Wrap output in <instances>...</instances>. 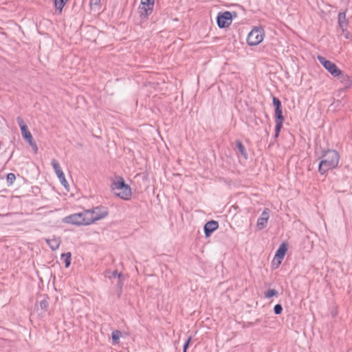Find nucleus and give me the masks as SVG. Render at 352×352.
<instances>
[{
    "mask_svg": "<svg viewBox=\"0 0 352 352\" xmlns=\"http://www.w3.org/2000/svg\"><path fill=\"white\" fill-rule=\"evenodd\" d=\"M111 190L114 195L123 200H129L132 195L131 187L125 183L124 178L120 176L113 179Z\"/></svg>",
    "mask_w": 352,
    "mask_h": 352,
    "instance_id": "nucleus-1",
    "label": "nucleus"
},
{
    "mask_svg": "<svg viewBox=\"0 0 352 352\" xmlns=\"http://www.w3.org/2000/svg\"><path fill=\"white\" fill-rule=\"evenodd\" d=\"M340 155L335 150H328L323 153L322 160L319 164L318 170L324 174L328 170L335 168L339 162Z\"/></svg>",
    "mask_w": 352,
    "mask_h": 352,
    "instance_id": "nucleus-2",
    "label": "nucleus"
},
{
    "mask_svg": "<svg viewBox=\"0 0 352 352\" xmlns=\"http://www.w3.org/2000/svg\"><path fill=\"white\" fill-rule=\"evenodd\" d=\"M89 214L87 210L80 212L74 213L63 219V222L67 224H72L77 226H89Z\"/></svg>",
    "mask_w": 352,
    "mask_h": 352,
    "instance_id": "nucleus-3",
    "label": "nucleus"
},
{
    "mask_svg": "<svg viewBox=\"0 0 352 352\" xmlns=\"http://www.w3.org/2000/svg\"><path fill=\"white\" fill-rule=\"evenodd\" d=\"M318 60L320 63L333 76L340 77L341 79L347 78V76L344 75L342 72L336 66L333 62L326 60L325 58L321 56H318Z\"/></svg>",
    "mask_w": 352,
    "mask_h": 352,
    "instance_id": "nucleus-4",
    "label": "nucleus"
},
{
    "mask_svg": "<svg viewBox=\"0 0 352 352\" xmlns=\"http://www.w3.org/2000/svg\"><path fill=\"white\" fill-rule=\"evenodd\" d=\"M265 32L263 28L256 27L249 33L247 43L250 45H257L264 39Z\"/></svg>",
    "mask_w": 352,
    "mask_h": 352,
    "instance_id": "nucleus-5",
    "label": "nucleus"
},
{
    "mask_svg": "<svg viewBox=\"0 0 352 352\" xmlns=\"http://www.w3.org/2000/svg\"><path fill=\"white\" fill-rule=\"evenodd\" d=\"M154 4L155 0H141L138 10L142 19L146 20L152 13Z\"/></svg>",
    "mask_w": 352,
    "mask_h": 352,
    "instance_id": "nucleus-6",
    "label": "nucleus"
},
{
    "mask_svg": "<svg viewBox=\"0 0 352 352\" xmlns=\"http://www.w3.org/2000/svg\"><path fill=\"white\" fill-rule=\"evenodd\" d=\"M89 214V224L91 225L97 221L105 218L108 214V211L104 208L96 207L91 210H87Z\"/></svg>",
    "mask_w": 352,
    "mask_h": 352,
    "instance_id": "nucleus-7",
    "label": "nucleus"
},
{
    "mask_svg": "<svg viewBox=\"0 0 352 352\" xmlns=\"http://www.w3.org/2000/svg\"><path fill=\"white\" fill-rule=\"evenodd\" d=\"M217 21L219 28H223L228 27L232 21V16L231 12H225L221 14H219L217 16Z\"/></svg>",
    "mask_w": 352,
    "mask_h": 352,
    "instance_id": "nucleus-8",
    "label": "nucleus"
},
{
    "mask_svg": "<svg viewBox=\"0 0 352 352\" xmlns=\"http://www.w3.org/2000/svg\"><path fill=\"white\" fill-rule=\"evenodd\" d=\"M16 120H17V123L19 124V125L20 126L23 138L28 142H31V140H33L32 135L31 133L30 132V131L28 130L27 125L24 123L23 120L21 118L18 117L16 118Z\"/></svg>",
    "mask_w": 352,
    "mask_h": 352,
    "instance_id": "nucleus-9",
    "label": "nucleus"
},
{
    "mask_svg": "<svg viewBox=\"0 0 352 352\" xmlns=\"http://www.w3.org/2000/svg\"><path fill=\"white\" fill-rule=\"evenodd\" d=\"M269 218H270V210L268 208H265L263 211L261 217L257 220L256 228L258 230H262L267 226Z\"/></svg>",
    "mask_w": 352,
    "mask_h": 352,
    "instance_id": "nucleus-10",
    "label": "nucleus"
},
{
    "mask_svg": "<svg viewBox=\"0 0 352 352\" xmlns=\"http://www.w3.org/2000/svg\"><path fill=\"white\" fill-rule=\"evenodd\" d=\"M274 116L276 118V137H277L282 128L283 122L284 121L281 108L275 109Z\"/></svg>",
    "mask_w": 352,
    "mask_h": 352,
    "instance_id": "nucleus-11",
    "label": "nucleus"
},
{
    "mask_svg": "<svg viewBox=\"0 0 352 352\" xmlns=\"http://www.w3.org/2000/svg\"><path fill=\"white\" fill-rule=\"evenodd\" d=\"M219 227V223L216 221H210L204 226V232L206 236H209L212 232L215 231Z\"/></svg>",
    "mask_w": 352,
    "mask_h": 352,
    "instance_id": "nucleus-12",
    "label": "nucleus"
},
{
    "mask_svg": "<svg viewBox=\"0 0 352 352\" xmlns=\"http://www.w3.org/2000/svg\"><path fill=\"white\" fill-rule=\"evenodd\" d=\"M46 243L50 246V249L53 251L56 250L58 249L60 243H61V239L60 237L58 236H52L51 239H45Z\"/></svg>",
    "mask_w": 352,
    "mask_h": 352,
    "instance_id": "nucleus-13",
    "label": "nucleus"
},
{
    "mask_svg": "<svg viewBox=\"0 0 352 352\" xmlns=\"http://www.w3.org/2000/svg\"><path fill=\"white\" fill-rule=\"evenodd\" d=\"M287 250V246L285 243H282L275 254V261L278 260V263H281Z\"/></svg>",
    "mask_w": 352,
    "mask_h": 352,
    "instance_id": "nucleus-14",
    "label": "nucleus"
},
{
    "mask_svg": "<svg viewBox=\"0 0 352 352\" xmlns=\"http://www.w3.org/2000/svg\"><path fill=\"white\" fill-rule=\"evenodd\" d=\"M338 23L340 29H344L348 27L349 21L346 16V12H340L338 16Z\"/></svg>",
    "mask_w": 352,
    "mask_h": 352,
    "instance_id": "nucleus-15",
    "label": "nucleus"
},
{
    "mask_svg": "<svg viewBox=\"0 0 352 352\" xmlns=\"http://www.w3.org/2000/svg\"><path fill=\"white\" fill-rule=\"evenodd\" d=\"M56 176L58 177L60 184L64 186L65 189L69 192V186L68 182H67L64 173L63 171L60 172L59 173L56 174Z\"/></svg>",
    "mask_w": 352,
    "mask_h": 352,
    "instance_id": "nucleus-16",
    "label": "nucleus"
},
{
    "mask_svg": "<svg viewBox=\"0 0 352 352\" xmlns=\"http://www.w3.org/2000/svg\"><path fill=\"white\" fill-rule=\"evenodd\" d=\"M67 1L68 0H54L55 8L59 12H61Z\"/></svg>",
    "mask_w": 352,
    "mask_h": 352,
    "instance_id": "nucleus-17",
    "label": "nucleus"
},
{
    "mask_svg": "<svg viewBox=\"0 0 352 352\" xmlns=\"http://www.w3.org/2000/svg\"><path fill=\"white\" fill-rule=\"evenodd\" d=\"M71 257L72 254L70 252L61 254V259L63 260L66 267H69L71 264Z\"/></svg>",
    "mask_w": 352,
    "mask_h": 352,
    "instance_id": "nucleus-18",
    "label": "nucleus"
},
{
    "mask_svg": "<svg viewBox=\"0 0 352 352\" xmlns=\"http://www.w3.org/2000/svg\"><path fill=\"white\" fill-rule=\"evenodd\" d=\"M51 164H52V166L53 167L54 172L56 173V175L59 173L60 172L63 171L61 170L59 163L58 162V161L56 160H55V159L52 160Z\"/></svg>",
    "mask_w": 352,
    "mask_h": 352,
    "instance_id": "nucleus-19",
    "label": "nucleus"
},
{
    "mask_svg": "<svg viewBox=\"0 0 352 352\" xmlns=\"http://www.w3.org/2000/svg\"><path fill=\"white\" fill-rule=\"evenodd\" d=\"M121 335H122L121 332L118 330L112 332L111 337H112L113 342L114 344L118 343L119 339L121 337Z\"/></svg>",
    "mask_w": 352,
    "mask_h": 352,
    "instance_id": "nucleus-20",
    "label": "nucleus"
},
{
    "mask_svg": "<svg viewBox=\"0 0 352 352\" xmlns=\"http://www.w3.org/2000/svg\"><path fill=\"white\" fill-rule=\"evenodd\" d=\"M236 146H237V148L239 149V151L240 152V153L245 157V158H247V153L245 152V147L243 146V145L242 144V143L241 142H236Z\"/></svg>",
    "mask_w": 352,
    "mask_h": 352,
    "instance_id": "nucleus-21",
    "label": "nucleus"
},
{
    "mask_svg": "<svg viewBox=\"0 0 352 352\" xmlns=\"http://www.w3.org/2000/svg\"><path fill=\"white\" fill-rule=\"evenodd\" d=\"M278 296V292L274 289H269L265 292V297L267 298H270L273 296Z\"/></svg>",
    "mask_w": 352,
    "mask_h": 352,
    "instance_id": "nucleus-22",
    "label": "nucleus"
},
{
    "mask_svg": "<svg viewBox=\"0 0 352 352\" xmlns=\"http://www.w3.org/2000/svg\"><path fill=\"white\" fill-rule=\"evenodd\" d=\"M101 0H90L89 6L91 9L97 8L100 6Z\"/></svg>",
    "mask_w": 352,
    "mask_h": 352,
    "instance_id": "nucleus-23",
    "label": "nucleus"
},
{
    "mask_svg": "<svg viewBox=\"0 0 352 352\" xmlns=\"http://www.w3.org/2000/svg\"><path fill=\"white\" fill-rule=\"evenodd\" d=\"M39 306L43 311H47L48 307V302L46 300H43L40 302Z\"/></svg>",
    "mask_w": 352,
    "mask_h": 352,
    "instance_id": "nucleus-24",
    "label": "nucleus"
},
{
    "mask_svg": "<svg viewBox=\"0 0 352 352\" xmlns=\"http://www.w3.org/2000/svg\"><path fill=\"white\" fill-rule=\"evenodd\" d=\"M273 104L275 107V109L281 108V103L278 98L274 97L273 98Z\"/></svg>",
    "mask_w": 352,
    "mask_h": 352,
    "instance_id": "nucleus-25",
    "label": "nucleus"
},
{
    "mask_svg": "<svg viewBox=\"0 0 352 352\" xmlns=\"http://www.w3.org/2000/svg\"><path fill=\"white\" fill-rule=\"evenodd\" d=\"M16 179V177H15V175L14 173H8V175H7V181L10 183V184H12L14 180Z\"/></svg>",
    "mask_w": 352,
    "mask_h": 352,
    "instance_id": "nucleus-26",
    "label": "nucleus"
},
{
    "mask_svg": "<svg viewBox=\"0 0 352 352\" xmlns=\"http://www.w3.org/2000/svg\"><path fill=\"white\" fill-rule=\"evenodd\" d=\"M274 313L276 314H280L283 311V307L280 305L278 304L274 306Z\"/></svg>",
    "mask_w": 352,
    "mask_h": 352,
    "instance_id": "nucleus-27",
    "label": "nucleus"
},
{
    "mask_svg": "<svg viewBox=\"0 0 352 352\" xmlns=\"http://www.w3.org/2000/svg\"><path fill=\"white\" fill-rule=\"evenodd\" d=\"M28 143H29L30 146L32 147V148L33 149L34 152L35 153H36L38 152V146L36 144L34 140H31V142H29Z\"/></svg>",
    "mask_w": 352,
    "mask_h": 352,
    "instance_id": "nucleus-28",
    "label": "nucleus"
},
{
    "mask_svg": "<svg viewBox=\"0 0 352 352\" xmlns=\"http://www.w3.org/2000/svg\"><path fill=\"white\" fill-rule=\"evenodd\" d=\"M342 32V34L345 38L349 39L351 38V36L350 33L347 31V28H345L344 29H340Z\"/></svg>",
    "mask_w": 352,
    "mask_h": 352,
    "instance_id": "nucleus-29",
    "label": "nucleus"
},
{
    "mask_svg": "<svg viewBox=\"0 0 352 352\" xmlns=\"http://www.w3.org/2000/svg\"><path fill=\"white\" fill-rule=\"evenodd\" d=\"M109 278H111V277H118V278H121L122 277V275L121 274H118L117 271H113L112 273H111V275L109 276Z\"/></svg>",
    "mask_w": 352,
    "mask_h": 352,
    "instance_id": "nucleus-30",
    "label": "nucleus"
},
{
    "mask_svg": "<svg viewBox=\"0 0 352 352\" xmlns=\"http://www.w3.org/2000/svg\"><path fill=\"white\" fill-rule=\"evenodd\" d=\"M280 264L281 263H278V260L275 261V257H274L273 261H272V267L274 269H277L280 266Z\"/></svg>",
    "mask_w": 352,
    "mask_h": 352,
    "instance_id": "nucleus-31",
    "label": "nucleus"
},
{
    "mask_svg": "<svg viewBox=\"0 0 352 352\" xmlns=\"http://www.w3.org/2000/svg\"><path fill=\"white\" fill-rule=\"evenodd\" d=\"M191 340V337H190L188 340L186 341V342L184 344V352H186V350L189 346V343Z\"/></svg>",
    "mask_w": 352,
    "mask_h": 352,
    "instance_id": "nucleus-32",
    "label": "nucleus"
},
{
    "mask_svg": "<svg viewBox=\"0 0 352 352\" xmlns=\"http://www.w3.org/2000/svg\"><path fill=\"white\" fill-rule=\"evenodd\" d=\"M122 287V283L121 282L119 283V287L121 289Z\"/></svg>",
    "mask_w": 352,
    "mask_h": 352,
    "instance_id": "nucleus-33",
    "label": "nucleus"
}]
</instances>
